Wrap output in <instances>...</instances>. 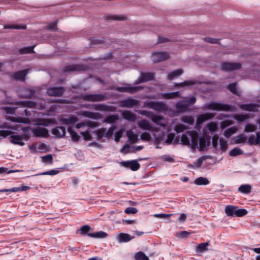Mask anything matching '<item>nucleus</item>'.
Here are the masks:
<instances>
[{"instance_id": "f257e3e1", "label": "nucleus", "mask_w": 260, "mask_h": 260, "mask_svg": "<svg viewBox=\"0 0 260 260\" xmlns=\"http://www.w3.org/2000/svg\"><path fill=\"white\" fill-rule=\"evenodd\" d=\"M30 129L29 126L24 127L22 128L23 132L25 133L23 135H12L10 136V142L14 144L19 145L20 146H23L24 143L22 142L23 139H28L29 137V136L26 134L28 133Z\"/></svg>"}, {"instance_id": "f03ea898", "label": "nucleus", "mask_w": 260, "mask_h": 260, "mask_svg": "<svg viewBox=\"0 0 260 260\" xmlns=\"http://www.w3.org/2000/svg\"><path fill=\"white\" fill-rule=\"evenodd\" d=\"M204 107L207 109L218 111H230L231 110V106L230 105L217 102L206 104Z\"/></svg>"}, {"instance_id": "7ed1b4c3", "label": "nucleus", "mask_w": 260, "mask_h": 260, "mask_svg": "<svg viewBox=\"0 0 260 260\" xmlns=\"http://www.w3.org/2000/svg\"><path fill=\"white\" fill-rule=\"evenodd\" d=\"M145 107L152 109L157 111H167L168 110V106L163 102H148L145 104Z\"/></svg>"}, {"instance_id": "20e7f679", "label": "nucleus", "mask_w": 260, "mask_h": 260, "mask_svg": "<svg viewBox=\"0 0 260 260\" xmlns=\"http://www.w3.org/2000/svg\"><path fill=\"white\" fill-rule=\"evenodd\" d=\"M82 100L88 102H101L107 99L106 94H86L81 96Z\"/></svg>"}, {"instance_id": "39448f33", "label": "nucleus", "mask_w": 260, "mask_h": 260, "mask_svg": "<svg viewBox=\"0 0 260 260\" xmlns=\"http://www.w3.org/2000/svg\"><path fill=\"white\" fill-rule=\"evenodd\" d=\"M241 67L242 65L239 62H223L220 65V69L228 72L238 70Z\"/></svg>"}, {"instance_id": "423d86ee", "label": "nucleus", "mask_w": 260, "mask_h": 260, "mask_svg": "<svg viewBox=\"0 0 260 260\" xmlns=\"http://www.w3.org/2000/svg\"><path fill=\"white\" fill-rule=\"evenodd\" d=\"M154 79L153 73H141L140 76L134 82V84L137 85L142 83L147 82Z\"/></svg>"}, {"instance_id": "0eeeda50", "label": "nucleus", "mask_w": 260, "mask_h": 260, "mask_svg": "<svg viewBox=\"0 0 260 260\" xmlns=\"http://www.w3.org/2000/svg\"><path fill=\"white\" fill-rule=\"evenodd\" d=\"M152 60L154 62H159L165 61L170 57L168 53L162 52H155L151 55Z\"/></svg>"}, {"instance_id": "6e6552de", "label": "nucleus", "mask_w": 260, "mask_h": 260, "mask_svg": "<svg viewBox=\"0 0 260 260\" xmlns=\"http://www.w3.org/2000/svg\"><path fill=\"white\" fill-rule=\"evenodd\" d=\"M143 87L142 86H131L130 84H127V86L124 87H116V90L119 92H128L129 93H134L137 91L143 89Z\"/></svg>"}, {"instance_id": "1a4fd4ad", "label": "nucleus", "mask_w": 260, "mask_h": 260, "mask_svg": "<svg viewBox=\"0 0 260 260\" xmlns=\"http://www.w3.org/2000/svg\"><path fill=\"white\" fill-rule=\"evenodd\" d=\"M64 90V88L63 87H50L47 89V93L49 96H61L63 95Z\"/></svg>"}, {"instance_id": "9d476101", "label": "nucleus", "mask_w": 260, "mask_h": 260, "mask_svg": "<svg viewBox=\"0 0 260 260\" xmlns=\"http://www.w3.org/2000/svg\"><path fill=\"white\" fill-rule=\"evenodd\" d=\"M139 104V101L130 98L121 101L119 102V106L123 108H133L134 106H138Z\"/></svg>"}, {"instance_id": "9b49d317", "label": "nucleus", "mask_w": 260, "mask_h": 260, "mask_svg": "<svg viewBox=\"0 0 260 260\" xmlns=\"http://www.w3.org/2000/svg\"><path fill=\"white\" fill-rule=\"evenodd\" d=\"M120 164L124 167L130 168L133 171H136L140 168V164L136 160L123 161Z\"/></svg>"}, {"instance_id": "f8f14e48", "label": "nucleus", "mask_w": 260, "mask_h": 260, "mask_svg": "<svg viewBox=\"0 0 260 260\" xmlns=\"http://www.w3.org/2000/svg\"><path fill=\"white\" fill-rule=\"evenodd\" d=\"M211 137L209 135H205L199 138V150L203 151L207 149V147L211 144Z\"/></svg>"}, {"instance_id": "ddd939ff", "label": "nucleus", "mask_w": 260, "mask_h": 260, "mask_svg": "<svg viewBox=\"0 0 260 260\" xmlns=\"http://www.w3.org/2000/svg\"><path fill=\"white\" fill-rule=\"evenodd\" d=\"M32 132L36 137L47 138L48 136V131L46 128L37 127L32 129Z\"/></svg>"}, {"instance_id": "4468645a", "label": "nucleus", "mask_w": 260, "mask_h": 260, "mask_svg": "<svg viewBox=\"0 0 260 260\" xmlns=\"http://www.w3.org/2000/svg\"><path fill=\"white\" fill-rule=\"evenodd\" d=\"M93 108L95 110L101 111L114 112L116 111V107L113 106L105 105L104 104H99L93 105Z\"/></svg>"}, {"instance_id": "2eb2a0df", "label": "nucleus", "mask_w": 260, "mask_h": 260, "mask_svg": "<svg viewBox=\"0 0 260 260\" xmlns=\"http://www.w3.org/2000/svg\"><path fill=\"white\" fill-rule=\"evenodd\" d=\"M66 133V128L62 126H56L52 129V134L56 138H62L65 136Z\"/></svg>"}, {"instance_id": "dca6fc26", "label": "nucleus", "mask_w": 260, "mask_h": 260, "mask_svg": "<svg viewBox=\"0 0 260 260\" xmlns=\"http://www.w3.org/2000/svg\"><path fill=\"white\" fill-rule=\"evenodd\" d=\"M86 67L83 65L71 64L63 68L65 72H71L73 71H84L86 70Z\"/></svg>"}, {"instance_id": "f3484780", "label": "nucleus", "mask_w": 260, "mask_h": 260, "mask_svg": "<svg viewBox=\"0 0 260 260\" xmlns=\"http://www.w3.org/2000/svg\"><path fill=\"white\" fill-rule=\"evenodd\" d=\"M215 114L211 113H205L199 115L197 117L196 124L197 125H200L203 123L204 121L213 118Z\"/></svg>"}, {"instance_id": "a211bd4d", "label": "nucleus", "mask_w": 260, "mask_h": 260, "mask_svg": "<svg viewBox=\"0 0 260 260\" xmlns=\"http://www.w3.org/2000/svg\"><path fill=\"white\" fill-rule=\"evenodd\" d=\"M259 106L256 104H240L239 107L243 110L250 112H257Z\"/></svg>"}, {"instance_id": "6ab92c4d", "label": "nucleus", "mask_w": 260, "mask_h": 260, "mask_svg": "<svg viewBox=\"0 0 260 260\" xmlns=\"http://www.w3.org/2000/svg\"><path fill=\"white\" fill-rule=\"evenodd\" d=\"M28 70H23L17 71L13 74V78L17 81H24L25 76L28 73Z\"/></svg>"}, {"instance_id": "aec40b11", "label": "nucleus", "mask_w": 260, "mask_h": 260, "mask_svg": "<svg viewBox=\"0 0 260 260\" xmlns=\"http://www.w3.org/2000/svg\"><path fill=\"white\" fill-rule=\"evenodd\" d=\"M191 138V142L192 143V148H196L198 146L199 135L198 133L195 131H188L186 132Z\"/></svg>"}, {"instance_id": "412c9836", "label": "nucleus", "mask_w": 260, "mask_h": 260, "mask_svg": "<svg viewBox=\"0 0 260 260\" xmlns=\"http://www.w3.org/2000/svg\"><path fill=\"white\" fill-rule=\"evenodd\" d=\"M30 187L28 186H22L21 187H15L10 189H0V192H16L19 191H24L29 189Z\"/></svg>"}, {"instance_id": "4be33fe9", "label": "nucleus", "mask_w": 260, "mask_h": 260, "mask_svg": "<svg viewBox=\"0 0 260 260\" xmlns=\"http://www.w3.org/2000/svg\"><path fill=\"white\" fill-rule=\"evenodd\" d=\"M12 104L15 105L18 107L35 108L37 104L36 102L30 101H20L16 103H12Z\"/></svg>"}, {"instance_id": "5701e85b", "label": "nucleus", "mask_w": 260, "mask_h": 260, "mask_svg": "<svg viewBox=\"0 0 260 260\" xmlns=\"http://www.w3.org/2000/svg\"><path fill=\"white\" fill-rule=\"evenodd\" d=\"M81 115L94 119H99L102 117V114L99 113H94L88 111H82L81 113Z\"/></svg>"}, {"instance_id": "b1692460", "label": "nucleus", "mask_w": 260, "mask_h": 260, "mask_svg": "<svg viewBox=\"0 0 260 260\" xmlns=\"http://www.w3.org/2000/svg\"><path fill=\"white\" fill-rule=\"evenodd\" d=\"M134 238L135 237L131 236L128 234L122 233L117 236V240L119 243H125L129 242Z\"/></svg>"}, {"instance_id": "393cba45", "label": "nucleus", "mask_w": 260, "mask_h": 260, "mask_svg": "<svg viewBox=\"0 0 260 260\" xmlns=\"http://www.w3.org/2000/svg\"><path fill=\"white\" fill-rule=\"evenodd\" d=\"M78 118L75 115H72L68 118H61L60 122L63 124H74L78 121Z\"/></svg>"}, {"instance_id": "a878e982", "label": "nucleus", "mask_w": 260, "mask_h": 260, "mask_svg": "<svg viewBox=\"0 0 260 260\" xmlns=\"http://www.w3.org/2000/svg\"><path fill=\"white\" fill-rule=\"evenodd\" d=\"M122 116L124 119L131 122L136 120V115L128 110H125L122 112Z\"/></svg>"}, {"instance_id": "bb28decb", "label": "nucleus", "mask_w": 260, "mask_h": 260, "mask_svg": "<svg viewBox=\"0 0 260 260\" xmlns=\"http://www.w3.org/2000/svg\"><path fill=\"white\" fill-rule=\"evenodd\" d=\"M138 125L140 128L143 130L150 131L153 128L149 121L146 119H143L139 121Z\"/></svg>"}, {"instance_id": "cd10ccee", "label": "nucleus", "mask_w": 260, "mask_h": 260, "mask_svg": "<svg viewBox=\"0 0 260 260\" xmlns=\"http://www.w3.org/2000/svg\"><path fill=\"white\" fill-rule=\"evenodd\" d=\"M175 106L176 109L180 112L184 113L188 111V107L187 104H185L183 101L177 102Z\"/></svg>"}, {"instance_id": "c85d7f7f", "label": "nucleus", "mask_w": 260, "mask_h": 260, "mask_svg": "<svg viewBox=\"0 0 260 260\" xmlns=\"http://www.w3.org/2000/svg\"><path fill=\"white\" fill-rule=\"evenodd\" d=\"M55 120L52 118H41L39 120L38 124L45 126H48L50 124H54Z\"/></svg>"}, {"instance_id": "c756f323", "label": "nucleus", "mask_w": 260, "mask_h": 260, "mask_svg": "<svg viewBox=\"0 0 260 260\" xmlns=\"http://www.w3.org/2000/svg\"><path fill=\"white\" fill-rule=\"evenodd\" d=\"M107 235V233L103 231H99L95 233L87 234V236L91 238L97 239L104 238L106 237Z\"/></svg>"}, {"instance_id": "7c9ffc66", "label": "nucleus", "mask_w": 260, "mask_h": 260, "mask_svg": "<svg viewBox=\"0 0 260 260\" xmlns=\"http://www.w3.org/2000/svg\"><path fill=\"white\" fill-rule=\"evenodd\" d=\"M183 70L181 69L174 70L168 74V75L167 76L168 79L171 80L173 79H174L175 77L182 75L183 74Z\"/></svg>"}, {"instance_id": "2f4dec72", "label": "nucleus", "mask_w": 260, "mask_h": 260, "mask_svg": "<svg viewBox=\"0 0 260 260\" xmlns=\"http://www.w3.org/2000/svg\"><path fill=\"white\" fill-rule=\"evenodd\" d=\"M68 132L70 133L72 140L74 142H77L80 139V136L72 128V127L70 126L68 128Z\"/></svg>"}, {"instance_id": "473e14b6", "label": "nucleus", "mask_w": 260, "mask_h": 260, "mask_svg": "<svg viewBox=\"0 0 260 260\" xmlns=\"http://www.w3.org/2000/svg\"><path fill=\"white\" fill-rule=\"evenodd\" d=\"M119 119L118 114H113L107 116L104 119V122L107 123H113Z\"/></svg>"}, {"instance_id": "72a5a7b5", "label": "nucleus", "mask_w": 260, "mask_h": 260, "mask_svg": "<svg viewBox=\"0 0 260 260\" xmlns=\"http://www.w3.org/2000/svg\"><path fill=\"white\" fill-rule=\"evenodd\" d=\"M35 46L25 47L19 49V53L20 54L32 53L34 52V48Z\"/></svg>"}, {"instance_id": "f704fd0d", "label": "nucleus", "mask_w": 260, "mask_h": 260, "mask_svg": "<svg viewBox=\"0 0 260 260\" xmlns=\"http://www.w3.org/2000/svg\"><path fill=\"white\" fill-rule=\"evenodd\" d=\"M195 184L198 185H208L209 183V181L206 177H200L197 178L194 181Z\"/></svg>"}, {"instance_id": "c9c22d12", "label": "nucleus", "mask_w": 260, "mask_h": 260, "mask_svg": "<svg viewBox=\"0 0 260 260\" xmlns=\"http://www.w3.org/2000/svg\"><path fill=\"white\" fill-rule=\"evenodd\" d=\"M127 136L131 142L133 144L137 143L138 140V136L134 133L132 130H129L127 132Z\"/></svg>"}, {"instance_id": "e433bc0d", "label": "nucleus", "mask_w": 260, "mask_h": 260, "mask_svg": "<svg viewBox=\"0 0 260 260\" xmlns=\"http://www.w3.org/2000/svg\"><path fill=\"white\" fill-rule=\"evenodd\" d=\"M209 242H207L199 244L196 250L199 252H203L208 250L207 247L209 245Z\"/></svg>"}, {"instance_id": "4c0bfd02", "label": "nucleus", "mask_w": 260, "mask_h": 260, "mask_svg": "<svg viewBox=\"0 0 260 260\" xmlns=\"http://www.w3.org/2000/svg\"><path fill=\"white\" fill-rule=\"evenodd\" d=\"M162 97L163 99H174L177 97H179V92L178 91L165 93L162 94Z\"/></svg>"}, {"instance_id": "58836bf2", "label": "nucleus", "mask_w": 260, "mask_h": 260, "mask_svg": "<svg viewBox=\"0 0 260 260\" xmlns=\"http://www.w3.org/2000/svg\"><path fill=\"white\" fill-rule=\"evenodd\" d=\"M136 260H149V257L142 251H139L135 254Z\"/></svg>"}, {"instance_id": "ea45409f", "label": "nucleus", "mask_w": 260, "mask_h": 260, "mask_svg": "<svg viewBox=\"0 0 260 260\" xmlns=\"http://www.w3.org/2000/svg\"><path fill=\"white\" fill-rule=\"evenodd\" d=\"M226 216L230 218L240 217L245 216L247 212H225Z\"/></svg>"}, {"instance_id": "a19ab883", "label": "nucleus", "mask_w": 260, "mask_h": 260, "mask_svg": "<svg viewBox=\"0 0 260 260\" xmlns=\"http://www.w3.org/2000/svg\"><path fill=\"white\" fill-rule=\"evenodd\" d=\"M237 131V128L236 126H233L226 129L224 132V136L227 138H230L232 135L236 133Z\"/></svg>"}, {"instance_id": "79ce46f5", "label": "nucleus", "mask_w": 260, "mask_h": 260, "mask_svg": "<svg viewBox=\"0 0 260 260\" xmlns=\"http://www.w3.org/2000/svg\"><path fill=\"white\" fill-rule=\"evenodd\" d=\"M251 186L248 184H245L241 185L238 190L243 193H249L251 191Z\"/></svg>"}, {"instance_id": "37998d69", "label": "nucleus", "mask_w": 260, "mask_h": 260, "mask_svg": "<svg viewBox=\"0 0 260 260\" xmlns=\"http://www.w3.org/2000/svg\"><path fill=\"white\" fill-rule=\"evenodd\" d=\"M4 28L25 29L26 28V26L25 25H5L4 26Z\"/></svg>"}, {"instance_id": "c03bdc74", "label": "nucleus", "mask_w": 260, "mask_h": 260, "mask_svg": "<svg viewBox=\"0 0 260 260\" xmlns=\"http://www.w3.org/2000/svg\"><path fill=\"white\" fill-rule=\"evenodd\" d=\"M106 128L102 127L94 131L98 140H100L104 136H105Z\"/></svg>"}, {"instance_id": "a18cd8bd", "label": "nucleus", "mask_w": 260, "mask_h": 260, "mask_svg": "<svg viewBox=\"0 0 260 260\" xmlns=\"http://www.w3.org/2000/svg\"><path fill=\"white\" fill-rule=\"evenodd\" d=\"M181 121L189 125H192L193 124L194 120L192 116L187 115L182 117Z\"/></svg>"}, {"instance_id": "49530a36", "label": "nucleus", "mask_w": 260, "mask_h": 260, "mask_svg": "<svg viewBox=\"0 0 260 260\" xmlns=\"http://www.w3.org/2000/svg\"><path fill=\"white\" fill-rule=\"evenodd\" d=\"M234 118L238 121L243 122L249 118L248 114H236L234 116Z\"/></svg>"}, {"instance_id": "de8ad7c7", "label": "nucleus", "mask_w": 260, "mask_h": 260, "mask_svg": "<svg viewBox=\"0 0 260 260\" xmlns=\"http://www.w3.org/2000/svg\"><path fill=\"white\" fill-rule=\"evenodd\" d=\"M24 91L25 93L20 96L22 98L30 99L34 95L35 93V91L28 88L25 89Z\"/></svg>"}, {"instance_id": "09e8293b", "label": "nucleus", "mask_w": 260, "mask_h": 260, "mask_svg": "<svg viewBox=\"0 0 260 260\" xmlns=\"http://www.w3.org/2000/svg\"><path fill=\"white\" fill-rule=\"evenodd\" d=\"M243 153V152L241 149L238 147H235L229 152V154L231 156H236L242 154Z\"/></svg>"}, {"instance_id": "8fccbe9b", "label": "nucleus", "mask_w": 260, "mask_h": 260, "mask_svg": "<svg viewBox=\"0 0 260 260\" xmlns=\"http://www.w3.org/2000/svg\"><path fill=\"white\" fill-rule=\"evenodd\" d=\"M224 211H247L245 209H238L237 207L228 205L225 207Z\"/></svg>"}, {"instance_id": "3c124183", "label": "nucleus", "mask_w": 260, "mask_h": 260, "mask_svg": "<svg viewBox=\"0 0 260 260\" xmlns=\"http://www.w3.org/2000/svg\"><path fill=\"white\" fill-rule=\"evenodd\" d=\"M107 20H124L126 19V17L119 16L117 15H109L106 17Z\"/></svg>"}, {"instance_id": "603ef678", "label": "nucleus", "mask_w": 260, "mask_h": 260, "mask_svg": "<svg viewBox=\"0 0 260 260\" xmlns=\"http://www.w3.org/2000/svg\"><path fill=\"white\" fill-rule=\"evenodd\" d=\"M246 137H245L243 134H241L235 138V142L236 144L243 143L246 142Z\"/></svg>"}, {"instance_id": "864d4df0", "label": "nucleus", "mask_w": 260, "mask_h": 260, "mask_svg": "<svg viewBox=\"0 0 260 260\" xmlns=\"http://www.w3.org/2000/svg\"><path fill=\"white\" fill-rule=\"evenodd\" d=\"M58 23V21H54L49 23L48 26H47V29L56 31L57 30V24Z\"/></svg>"}, {"instance_id": "5fc2aeb1", "label": "nucleus", "mask_w": 260, "mask_h": 260, "mask_svg": "<svg viewBox=\"0 0 260 260\" xmlns=\"http://www.w3.org/2000/svg\"><path fill=\"white\" fill-rule=\"evenodd\" d=\"M90 43L93 45H101L106 43L105 40L96 39L95 37L91 38L90 39Z\"/></svg>"}, {"instance_id": "6e6d98bb", "label": "nucleus", "mask_w": 260, "mask_h": 260, "mask_svg": "<svg viewBox=\"0 0 260 260\" xmlns=\"http://www.w3.org/2000/svg\"><path fill=\"white\" fill-rule=\"evenodd\" d=\"M256 129L255 125L251 123H248L245 126L244 132L246 133L253 132Z\"/></svg>"}, {"instance_id": "4d7b16f0", "label": "nucleus", "mask_w": 260, "mask_h": 260, "mask_svg": "<svg viewBox=\"0 0 260 260\" xmlns=\"http://www.w3.org/2000/svg\"><path fill=\"white\" fill-rule=\"evenodd\" d=\"M186 129H187V126L181 123L176 125L174 128V130L178 133L182 132Z\"/></svg>"}, {"instance_id": "13d9d810", "label": "nucleus", "mask_w": 260, "mask_h": 260, "mask_svg": "<svg viewBox=\"0 0 260 260\" xmlns=\"http://www.w3.org/2000/svg\"><path fill=\"white\" fill-rule=\"evenodd\" d=\"M207 127L210 132H214L217 129V125L215 122H211L207 125Z\"/></svg>"}, {"instance_id": "bf43d9fd", "label": "nucleus", "mask_w": 260, "mask_h": 260, "mask_svg": "<svg viewBox=\"0 0 260 260\" xmlns=\"http://www.w3.org/2000/svg\"><path fill=\"white\" fill-rule=\"evenodd\" d=\"M236 83L229 84L228 85L227 88L232 93L234 94L238 95V92L236 89Z\"/></svg>"}, {"instance_id": "052dcab7", "label": "nucleus", "mask_w": 260, "mask_h": 260, "mask_svg": "<svg viewBox=\"0 0 260 260\" xmlns=\"http://www.w3.org/2000/svg\"><path fill=\"white\" fill-rule=\"evenodd\" d=\"M187 133L183 134L181 137V141L183 145H189L190 141L189 138L187 136Z\"/></svg>"}, {"instance_id": "680f3d73", "label": "nucleus", "mask_w": 260, "mask_h": 260, "mask_svg": "<svg viewBox=\"0 0 260 260\" xmlns=\"http://www.w3.org/2000/svg\"><path fill=\"white\" fill-rule=\"evenodd\" d=\"M197 83L195 81H185L183 82L176 84V85L178 87H183L184 86H189L196 84Z\"/></svg>"}, {"instance_id": "e2e57ef3", "label": "nucleus", "mask_w": 260, "mask_h": 260, "mask_svg": "<svg viewBox=\"0 0 260 260\" xmlns=\"http://www.w3.org/2000/svg\"><path fill=\"white\" fill-rule=\"evenodd\" d=\"M42 160L43 162L51 164L52 162V156L51 154H47L42 157Z\"/></svg>"}, {"instance_id": "0e129e2a", "label": "nucleus", "mask_w": 260, "mask_h": 260, "mask_svg": "<svg viewBox=\"0 0 260 260\" xmlns=\"http://www.w3.org/2000/svg\"><path fill=\"white\" fill-rule=\"evenodd\" d=\"M79 230L81 234L87 235V234L89 233L88 232L90 230V227L88 225H85L82 226Z\"/></svg>"}, {"instance_id": "69168bd1", "label": "nucleus", "mask_w": 260, "mask_h": 260, "mask_svg": "<svg viewBox=\"0 0 260 260\" xmlns=\"http://www.w3.org/2000/svg\"><path fill=\"white\" fill-rule=\"evenodd\" d=\"M184 103L187 104V107L193 105L196 102V98L194 96H192L186 100H183Z\"/></svg>"}, {"instance_id": "338daca9", "label": "nucleus", "mask_w": 260, "mask_h": 260, "mask_svg": "<svg viewBox=\"0 0 260 260\" xmlns=\"http://www.w3.org/2000/svg\"><path fill=\"white\" fill-rule=\"evenodd\" d=\"M116 128V126H111L109 129L108 130V131L105 133V137L107 138H111L113 135V132H114V131Z\"/></svg>"}, {"instance_id": "774afa93", "label": "nucleus", "mask_w": 260, "mask_h": 260, "mask_svg": "<svg viewBox=\"0 0 260 260\" xmlns=\"http://www.w3.org/2000/svg\"><path fill=\"white\" fill-rule=\"evenodd\" d=\"M232 124L233 121L231 120H225L221 122L220 127L223 129Z\"/></svg>"}]
</instances>
